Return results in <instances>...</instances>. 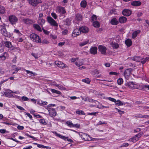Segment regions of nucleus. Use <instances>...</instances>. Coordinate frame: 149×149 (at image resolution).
<instances>
[{"instance_id":"nucleus-1","label":"nucleus","mask_w":149,"mask_h":149,"mask_svg":"<svg viewBox=\"0 0 149 149\" xmlns=\"http://www.w3.org/2000/svg\"><path fill=\"white\" fill-rule=\"evenodd\" d=\"M78 133L82 139L85 141H95L97 139L92 138L86 134L82 132H79Z\"/></svg>"},{"instance_id":"nucleus-2","label":"nucleus","mask_w":149,"mask_h":149,"mask_svg":"<svg viewBox=\"0 0 149 149\" xmlns=\"http://www.w3.org/2000/svg\"><path fill=\"white\" fill-rule=\"evenodd\" d=\"M31 39L33 42L38 43L41 42L40 38L38 35L35 33H32L30 36Z\"/></svg>"},{"instance_id":"nucleus-3","label":"nucleus","mask_w":149,"mask_h":149,"mask_svg":"<svg viewBox=\"0 0 149 149\" xmlns=\"http://www.w3.org/2000/svg\"><path fill=\"white\" fill-rule=\"evenodd\" d=\"M0 30L1 31V33L4 36L7 37L11 36L10 33L7 31L6 28L4 26L0 25Z\"/></svg>"},{"instance_id":"nucleus-4","label":"nucleus","mask_w":149,"mask_h":149,"mask_svg":"<svg viewBox=\"0 0 149 149\" xmlns=\"http://www.w3.org/2000/svg\"><path fill=\"white\" fill-rule=\"evenodd\" d=\"M53 133L57 136H58L59 138L63 139L65 141H66V140L69 142H73V141L71 139L68 138V137H65L64 136H62L60 134H59L57 133L56 132H53Z\"/></svg>"},{"instance_id":"nucleus-5","label":"nucleus","mask_w":149,"mask_h":149,"mask_svg":"<svg viewBox=\"0 0 149 149\" xmlns=\"http://www.w3.org/2000/svg\"><path fill=\"white\" fill-rule=\"evenodd\" d=\"M47 19L48 22L51 25L56 26H58V24L51 17H47Z\"/></svg>"},{"instance_id":"nucleus-6","label":"nucleus","mask_w":149,"mask_h":149,"mask_svg":"<svg viewBox=\"0 0 149 149\" xmlns=\"http://www.w3.org/2000/svg\"><path fill=\"white\" fill-rule=\"evenodd\" d=\"M141 135H142V134L141 133H139L133 136L132 138L129 139L128 141L133 143H135L139 140V138Z\"/></svg>"},{"instance_id":"nucleus-7","label":"nucleus","mask_w":149,"mask_h":149,"mask_svg":"<svg viewBox=\"0 0 149 149\" xmlns=\"http://www.w3.org/2000/svg\"><path fill=\"white\" fill-rule=\"evenodd\" d=\"M9 19L12 24H15L17 22V18L15 16L12 15L9 17Z\"/></svg>"},{"instance_id":"nucleus-8","label":"nucleus","mask_w":149,"mask_h":149,"mask_svg":"<svg viewBox=\"0 0 149 149\" xmlns=\"http://www.w3.org/2000/svg\"><path fill=\"white\" fill-rule=\"evenodd\" d=\"M5 45L6 47L10 48L12 50H15L16 49V47L13 46L11 42L6 41L5 42Z\"/></svg>"},{"instance_id":"nucleus-9","label":"nucleus","mask_w":149,"mask_h":149,"mask_svg":"<svg viewBox=\"0 0 149 149\" xmlns=\"http://www.w3.org/2000/svg\"><path fill=\"white\" fill-rule=\"evenodd\" d=\"M75 63L77 66L80 67L84 64V60L81 58L79 59L78 58V59H77V61L75 62Z\"/></svg>"},{"instance_id":"nucleus-10","label":"nucleus","mask_w":149,"mask_h":149,"mask_svg":"<svg viewBox=\"0 0 149 149\" xmlns=\"http://www.w3.org/2000/svg\"><path fill=\"white\" fill-rule=\"evenodd\" d=\"M131 73V69H126L124 72V75L126 79H128Z\"/></svg>"},{"instance_id":"nucleus-11","label":"nucleus","mask_w":149,"mask_h":149,"mask_svg":"<svg viewBox=\"0 0 149 149\" xmlns=\"http://www.w3.org/2000/svg\"><path fill=\"white\" fill-rule=\"evenodd\" d=\"M132 13L131 11L129 9H124L122 11V14L125 16H129Z\"/></svg>"},{"instance_id":"nucleus-12","label":"nucleus","mask_w":149,"mask_h":149,"mask_svg":"<svg viewBox=\"0 0 149 149\" xmlns=\"http://www.w3.org/2000/svg\"><path fill=\"white\" fill-rule=\"evenodd\" d=\"M81 33L80 28H77L75 29L73 31L72 33V36L73 37H76L79 35Z\"/></svg>"},{"instance_id":"nucleus-13","label":"nucleus","mask_w":149,"mask_h":149,"mask_svg":"<svg viewBox=\"0 0 149 149\" xmlns=\"http://www.w3.org/2000/svg\"><path fill=\"white\" fill-rule=\"evenodd\" d=\"M49 112V114L51 117H54L56 115V113L55 109L53 108H50L48 110Z\"/></svg>"},{"instance_id":"nucleus-14","label":"nucleus","mask_w":149,"mask_h":149,"mask_svg":"<svg viewBox=\"0 0 149 149\" xmlns=\"http://www.w3.org/2000/svg\"><path fill=\"white\" fill-rule=\"evenodd\" d=\"M55 63L58 67L61 68H63L65 67V64L61 61H56Z\"/></svg>"},{"instance_id":"nucleus-15","label":"nucleus","mask_w":149,"mask_h":149,"mask_svg":"<svg viewBox=\"0 0 149 149\" xmlns=\"http://www.w3.org/2000/svg\"><path fill=\"white\" fill-rule=\"evenodd\" d=\"M29 4L33 6H36L38 4L37 0H28Z\"/></svg>"},{"instance_id":"nucleus-16","label":"nucleus","mask_w":149,"mask_h":149,"mask_svg":"<svg viewBox=\"0 0 149 149\" xmlns=\"http://www.w3.org/2000/svg\"><path fill=\"white\" fill-rule=\"evenodd\" d=\"M97 47H93L91 48L89 52L91 54L95 55L97 53Z\"/></svg>"},{"instance_id":"nucleus-17","label":"nucleus","mask_w":149,"mask_h":149,"mask_svg":"<svg viewBox=\"0 0 149 149\" xmlns=\"http://www.w3.org/2000/svg\"><path fill=\"white\" fill-rule=\"evenodd\" d=\"M127 18L124 16L120 17L118 19L119 22L121 24L125 23L127 22Z\"/></svg>"},{"instance_id":"nucleus-18","label":"nucleus","mask_w":149,"mask_h":149,"mask_svg":"<svg viewBox=\"0 0 149 149\" xmlns=\"http://www.w3.org/2000/svg\"><path fill=\"white\" fill-rule=\"evenodd\" d=\"M131 4L133 6H140L141 3L140 1H135L131 2Z\"/></svg>"},{"instance_id":"nucleus-19","label":"nucleus","mask_w":149,"mask_h":149,"mask_svg":"<svg viewBox=\"0 0 149 149\" xmlns=\"http://www.w3.org/2000/svg\"><path fill=\"white\" fill-rule=\"evenodd\" d=\"M80 28L81 32L83 33H87L88 32V29L86 26H82Z\"/></svg>"},{"instance_id":"nucleus-20","label":"nucleus","mask_w":149,"mask_h":149,"mask_svg":"<svg viewBox=\"0 0 149 149\" xmlns=\"http://www.w3.org/2000/svg\"><path fill=\"white\" fill-rule=\"evenodd\" d=\"M22 21L25 24H30L32 23V21L29 19H24L22 20Z\"/></svg>"},{"instance_id":"nucleus-21","label":"nucleus","mask_w":149,"mask_h":149,"mask_svg":"<svg viewBox=\"0 0 149 149\" xmlns=\"http://www.w3.org/2000/svg\"><path fill=\"white\" fill-rule=\"evenodd\" d=\"M140 31L138 30L133 32L132 34V38L134 39L136 38L138 34L140 33Z\"/></svg>"},{"instance_id":"nucleus-22","label":"nucleus","mask_w":149,"mask_h":149,"mask_svg":"<svg viewBox=\"0 0 149 149\" xmlns=\"http://www.w3.org/2000/svg\"><path fill=\"white\" fill-rule=\"evenodd\" d=\"M135 89L140 90H144V85H142L135 84L134 88Z\"/></svg>"},{"instance_id":"nucleus-23","label":"nucleus","mask_w":149,"mask_h":149,"mask_svg":"<svg viewBox=\"0 0 149 149\" xmlns=\"http://www.w3.org/2000/svg\"><path fill=\"white\" fill-rule=\"evenodd\" d=\"M110 23L113 25H115L118 23V22L116 18H114L111 20Z\"/></svg>"},{"instance_id":"nucleus-24","label":"nucleus","mask_w":149,"mask_h":149,"mask_svg":"<svg viewBox=\"0 0 149 149\" xmlns=\"http://www.w3.org/2000/svg\"><path fill=\"white\" fill-rule=\"evenodd\" d=\"M89 42V40H86L80 42L79 45V47H82L88 44Z\"/></svg>"},{"instance_id":"nucleus-25","label":"nucleus","mask_w":149,"mask_h":149,"mask_svg":"<svg viewBox=\"0 0 149 149\" xmlns=\"http://www.w3.org/2000/svg\"><path fill=\"white\" fill-rule=\"evenodd\" d=\"M125 44L127 46L130 47L132 44V40L130 39H127L125 41Z\"/></svg>"},{"instance_id":"nucleus-26","label":"nucleus","mask_w":149,"mask_h":149,"mask_svg":"<svg viewBox=\"0 0 149 149\" xmlns=\"http://www.w3.org/2000/svg\"><path fill=\"white\" fill-rule=\"evenodd\" d=\"M24 71L26 72L27 74L30 75L31 76L32 75L35 76L37 75V74L35 72H34L31 71L26 70L25 69H24Z\"/></svg>"},{"instance_id":"nucleus-27","label":"nucleus","mask_w":149,"mask_h":149,"mask_svg":"<svg viewBox=\"0 0 149 149\" xmlns=\"http://www.w3.org/2000/svg\"><path fill=\"white\" fill-rule=\"evenodd\" d=\"M57 10L58 12L62 13L64 14L65 13V11L64 10V9L62 8L61 7H58L57 8Z\"/></svg>"},{"instance_id":"nucleus-28","label":"nucleus","mask_w":149,"mask_h":149,"mask_svg":"<svg viewBox=\"0 0 149 149\" xmlns=\"http://www.w3.org/2000/svg\"><path fill=\"white\" fill-rule=\"evenodd\" d=\"M80 6L81 7L85 8L87 6V2L85 0H83L80 3Z\"/></svg>"},{"instance_id":"nucleus-29","label":"nucleus","mask_w":149,"mask_h":149,"mask_svg":"<svg viewBox=\"0 0 149 149\" xmlns=\"http://www.w3.org/2000/svg\"><path fill=\"white\" fill-rule=\"evenodd\" d=\"M127 86L131 88H134L135 84L132 82H130L127 83Z\"/></svg>"},{"instance_id":"nucleus-30","label":"nucleus","mask_w":149,"mask_h":149,"mask_svg":"<svg viewBox=\"0 0 149 149\" xmlns=\"http://www.w3.org/2000/svg\"><path fill=\"white\" fill-rule=\"evenodd\" d=\"M33 27L35 29L38 31H42L41 28L38 24H34L33 25Z\"/></svg>"},{"instance_id":"nucleus-31","label":"nucleus","mask_w":149,"mask_h":149,"mask_svg":"<svg viewBox=\"0 0 149 149\" xmlns=\"http://www.w3.org/2000/svg\"><path fill=\"white\" fill-rule=\"evenodd\" d=\"M45 22V21L43 18L38 19V23L42 26Z\"/></svg>"},{"instance_id":"nucleus-32","label":"nucleus","mask_w":149,"mask_h":149,"mask_svg":"<svg viewBox=\"0 0 149 149\" xmlns=\"http://www.w3.org/2000/svg\"><path fill=\"white\" fill-rule=\"evenodd\" d=\"M37 103L40 106H43L44 105H47V102H46L40 101L38 102Z\"/></svg>"},{"instance_id":"nucleus-33","label":"nucleus","mask_w":149,"mask_h":149,"mask_svg":"<svg viewBox=\"0 0 149 149\" xmlns=\"http://www.w3.org/2000/svg\"><path fill=\"white\" fill-rule=\"evenodd\" d=\"M37 146L40 148H47V149H50L51 147L49 146H45L43 145L38 144L36 143H35Z\"/></svg>"},{"instance_id":"nucleus-34","label":"nucleus","mask_w":149,"mask_h":149,"mask_svg":"<svg viewBox=\"0 0 149 149\" xmlns=\"http://www.w3.org/2000/svg\"><path fill=\"white\" fill-rule=\"evenodd\" d=\"M58 89L60 90H66V88L61 84H57L56 86Z\"/></svg>"},{"instance_id":"nucleus-35","label":"nucleus","mask_w":149,"mask_h":149,"mask_svg":"<svg viewBox=\"0 0 149 149\" xmlns=\"http://www.w3.org/2000/svg\"><path fill=\"white\" fill-rule=\"evenodd\" d=\"M149 59V57H147L145 58H141V63L143 64L145 63Z\"/></svg>"},{"instance_id":"nucleus-36","label":"nucleus","mask_w":149,"mask_h":149,"mask_svg":"<svg viewBox=\"0 0 149 149\" xmlns=\"http://www.w3.org/2000/svg\"><path fill=\"white\" fill-rule=\"evenodd\" d=\"M132 60L137 62H139L141 61V58L139 56L134 57L132 58Z\"/></svg>"},{"instance_id":"nucleus-37","label":"nucleus","mask_w":149,"mask_h":149,"mask_svg":"<svg viewBox=\"0 0 149 149\" xmlns=\"http://www.w3.org/2000/svg\"><path fill=\"white\" fill-rule=\"evenodd\" d=\"M51 91L52 93L57 94L61 95V93L60 91L54 89H51Z\"/></svg>"},{"instance_id":"nucleus-38","label":"nucleus","mask_w":149,"mask_h":149,"mask_svg":"<svg viewBox=\"0 0 149 149\" xmlns=\"http://www.w3.org/2000/svg\"><path fill=\"white\" fill-rule=\"evenodd\" d=\"M76 19L78 21H80L82 19V16L81 15L78 14L76 17Z\"/></svg>"},{"instance_id":"nucleus-39","label":"nucleus","mask_w":149,"mask_h":149,"mask_svg":"<svg viewBox=\"0 0 149 149\" xmlns=\"http://www.w3.org/2000/svg\"><path fill=\"white\" fill-rule=\"evenodd\" d=\"M49 84L53 86H56L57 84L54 81H50L49 82Z\"/></svg>"},{"instance_id":"nucleus-40","label":"nucleus","mask_w":149,"mask_h":149,"mask_svg":"<svg viewBox=\"0 0 149 149\" xmlns=\"http://www.w3.org/2000/svg\"><path fill=\"white\" fill-rule=\"evenodd\" d=\"M82 81L84 83H85L87 84H90L91 82V80L89 79L88 78H86L85 79L82 80Z\"/></svg>"},{"instance_id":"nucleus-41","label":"nucleus","mask_w":149,"mask_h":149,"mask_svg":"<svg viewBox=\"0 0 149 149\" xmlns=\"http://www.w3.org/2000/svg\"><path fill=\"white\" fill-rule=\"evenodd\" d=\"M93 25L95 27H98L100 26V24L98 22L95 21L93 23Z\"/></svg>"},{"instance_id":"nucleus-42","label":"nucleus","mask_w":149,"mask_h":149,"mask_svg":"<svg viewBox=\"0 0 149 149\" xmlns=\"http://www.w3.org/2000/svg\"><path fill=\"white\" fill-rule=\"evenodd\" d=\"M76 114L79 115H85V113L82 110H77L76 111Z\"/></svg>"},{"instance_id":"nucleus-43","label":"nucleus","mask_w":149,"mask_h":149,"mask_svg":"<svg viewBox=\"0 0 149 149\" xmlns=\"http://www.w3.org/2000/svg\"><path fill=\"white\" fill-rule=\"evenodd\" d=\"M5 11L4 8L2 6H0V13L1 14L4 13Z\"/></svg>"},{"instance_id":"nucleus-44","label":"nucleus","mask_w":149,"mask_h":149,"mask_svg":"<svg viewBox=\"0 0 149 149\" xmlns=\"http://www.w3.org/2000/svg\"><path fill=\"white\" fill-rule=\"evenodd\" d=\"M111 45L113 49H117L119 47L118 44L117 43H113Z\"/></svg>"},{"instance_id":"nucleus-45","label":"nucleus","mask_w":149,"mask_h":149,"mask_svg":"<svg viewBox=\"0 0 149 149\" xmlns=\"http://www.w3.org/2000/svg\"><path fill=\"white\" fill-rule=\"evenodd\" d=\"M123 81L122 78H119L117 80V83L119 85H121L123 84Z\"/></svg>"},{"instance_id":"nucleus-46","label":"nucleus","mask_w":149,"mask_h":149,"mask_svg":"<svg viewBox=\"0 0 149 149\" xmlns=\"http://www.w3.org/2000/svg\"><path fill=\"white\" fill-rule=\"evenodd\" d=\"M39 121L40 123L43 125H46L47 124V123L45 121V120L43 119L40 120Z\"/></svg>"},{"instance_id":"nucleus-47","label":"nucleus","mask_w":149,"mask_h":149,"mask_svg":"<svg viewBox=\"0 0 149 149\" xmlns=\"http://www.w3.org/2000/svg\"><path fill=\"white\" fill-rule=\"evenodd\" d=\"M14 32L17 34L18 36L19 37L21 36L22 34L20 32L19 30L17 29H15Z\"/></svg>"},{"instance_id":"nucleus-48","label":"nucleus","mask_w":149,"mask_h":149,"mask_svg":"<svg viewBox=\"0 0 149 149\" xmlns=\"http://www.w3.org/2000/svg\"><path fill=\"white\" fill-rule=\"evenodd\" d=\"M12 68L13 69L15 70L17 72L19 70H21V68H18L15 65H13L12 66Z\"/></svg>"},{"instance_id":"nucleus-49","label":"nucleus","mask_w":149,"mask_h":149,"mask_svg":"<svg viewBox=\"0 0 149 149\" xmlns=\"http://www.w3.org/2000/svg\"><path fill=\"white\" fill-rule=\"evenodd\" d=\"M31 54L36 59H38V57L40 56L39 55L36 53H32Z\"/></svg>"},{"instance_id":"nucleus-50","label":"nucleus","mask_w":149,"mask_h":149,"mask_svg":"<svg viewBox=\"0 0 149 149\" xmlns=\"http://www.w3.org/2000/svg\"><path fill=\"white\" fill-rule=\"evenodd\" d=\"M66 123L69 127H72L73 124L71 122L68 121L66 122Z\"/></svg>"},{"instance_id":"nucleus-51","label":"nucleus","mask_w":149,"mask_h":149,"mask_svg":"<svg viewBox=\"0 0 149 149\" xmlns=\"http://www.w3.org/2000/svg\"><path fill=\"white\" fill-rule=\"evenodd\" d=\"M116 104H119V105H123V103L120 100H118L115 102Z\"/></svg>"},{"instance_id":"nucleus-52","label":"nucleus","mask_w":149,"mask_h":149,"mask_svg":"<svg viewBox=\"0 0 149 149\" xmlns=\"http://www.w3.org/2000/svg\"><path fill=\"white\" fill-rule=\"evenodd\" d=\"M42 42L43 44H48L49 42L45 38H44Z\"/></svg>"},{"instance_id":"nucleus-53","label":"nucleus","mask_w":149,"mask_h":149,"mask_svg":"<svg viewBox=\"0 0 149 149\" xmlns=\"http://www.w3.org/2000/svg\"><path fill=\"white\" fill-rule=\"evenodd\" d=\"M80 127V125L79 124H73V127H75L77 128H79Z\"/></svg>"},{"instance_id":"nucleus-54","label":"nucleus","mask_w":149,"mask_h":149,"mask_svg":"<svg viewBox=\"0 0 149 149\" xmlns=\"http://www.w3.org/2000/svg\"><path fill=\"white\" fill-rule=\"evenodd\" d=\"M82 100H84V101H88V102H90V100H89L88 99V98L87 97H83L82 96H81Z\"/></svg>"},{"instance_id":"nucleus-55","label":"nucleus","mask_w":149,"mask_h":149,"mask_svg":"<svg viewBox=\"0 0 149 149\" xmlns=\"http://www.w3.org/2000/svg\"><path fill=\"white\" fill-rule=\"evenodd\" d=\"M22 100L24 101H27L29 100V98L25 96H22L21 97Z\"/></svg>"},{"instance_id":"nucleus-56","label":"nucleus","mask_w":149,"mask_h":149,"mask_svg":"<svg viewBox=\"0 0 149 149\" xmlns=\"http://www.w3.org/2000/svg\"><path fill=\"white\" fill-rule=\"evenodd\" d=\"M109 74L110 75H117L119 74V73L116 72H109Z\"/></svg>"},{"instance_id":"nucleus-57","label":"nucleus","mask_w":149,"mask_h":149,"mask_svg":"<svg viewBox=\"0 0 149 149\" xmlns=\"http://www.w3.org/2000/svg\"><path fill=\"white\" fill-rule=\"evenodd\" d=\"M97 17L96 15H95L92 16L91 17V19L93 21H94L97 19Z\"/></svg>"},{"instance_id":"nucleus-58","label":"nucleus","mask_w":149,"mask_h":149,"mask_svg":"<svg viewBox=\"0 0 149 149\" xmlns=\"http://www.w3.org/2000/svg\"><path fill=\"white\" fill-rule=\"evenodd\" d=\"M51 15L52 16L54 19H56L57 18V15L56 14L54 13H51Z\"/></svg>"},{"instance_id":"nucleus-59","label":"nucleus","mask_w":149,"mask_h":149,"mask_svg":"<svg viewBox=\"0 0 149 149\" xmlns=\"http://www.w3.org/2000/svg\"><path fill=\"white\" fill-rule=\"evenodd\" d=\"M129 146V144L127 143H124L123 144L120 146V147H127Z\"/></svg>"},{"instance_id":"nucleus-60","label":"nucleus","mask_w":149,"mask_h":149,"mask_svg":"<svg viewBox=\"0 0 149 149\" xmlns=\"http://www.w3.org/2000/svg\"><path fill=\"white\" fill-rule=\"evenodd\" d=\"M65 42H60L58 43V45L60 47H62L63 45H64L65 44Z\"/></svg>"},{"instance_id":"nucleus-61","label":"nucleus","mask_w":149,"mask_h":149,"mask_svg":"<svg viewBox=\"0 0 149 149\" xmlns=\"http://www.w3.org/2000/svg\"><path fill=\"white\" fill-rule=\"evenodd\" d=\"M108 99L109 100H110V101H112L113 102H116V99H115L114 98L111 97H109L108 98Z\"/></svg>"},{"instance_id":"nucleus-62","label":"nucleus","mask_w":149,"mask_h":149,"mask_svg":"<svg viewBox=\"0 0 149 149\" xmlns=\"http://www.w3.org/2000/svg\"><path fill=\"white\" fill-rule=\"evenodd\" d=\"M17 128L19 130H23L24 129V127L23 126L19 125L17 127Z\"/></svg>"},{"instance_id":"nucleus-63","label":"nucleus","mask_w":149,"mask_h":149,"mask_svg":"<svg viewBox=\"0 0 149 149\" xmlns=\"http://www.w3.org/2000/svg\"><path fill=\"white\" fill-rule=\"evenodd\" d=\"M78 59V58H72L71 59V61L72 62H74L75 61H77V60Z\"/></svg>"},{"instance_id":"nucleus-64","label":"nucleus","mask_w":149,"mask_h":149,"mask_svg":"<svg viewBox=\"0 0 149 149\" xmlns=\"http://www.w3.org/2000/svg\"><path fill=\"white\" fill-rule=\"evenodd\" d=\"M147 89L149 90V85H144V90H146Z\"/></svg>"}]
</instances>
